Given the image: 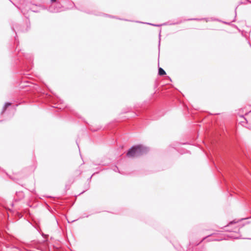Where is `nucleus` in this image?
Returning <instances> with one entry per match:
<instances>
[{"mask_svg":"<svg viewBox=\"0 0 251 251\" xmlns=\"http://www.w3.org/2000/svg\"><path fill=\"white\" fill-rule=\"evenodd\" d=\"M158 74L160 75H163L166 74V72L162 68H159L158 70Z\"/></svg>","mask_w":251,"mask_h":251,"instance_id":"2","label":"nucleus"},{"mask_svg":"<svg viewBox=\"0 0 251 251\" xmlns=\"http://www.w3.org/2000/svg\"><path fill=\"white\" fill-rule=\"evenodd\" d=\"M11 104L10 103H7L5 104V108L8 106H9Z\"/></svg>","mask_w":251,"mask_h":251,"instance_id":"3","label":"nucleus"},{"mask_svg":"<svg viewBox=\"0 0 251 251\" xmlns=\"http://www.w3.org/2000/svg\"><path fill=\"white\" fill-rule=\"evenodd\" d=\"M52 2H55L56 0H50Z\"/></svg>","mask_w":251,"mask_h":251,"instance_id":"4","label":"nucleus"},{"mask_svg":"<svg viewBox=\"0 0 251 251\" xmlns=\"http://www.w3.org/2000/svg\"><path fill=\"white\" fill-rule=\"evenodd\" d=\"M149 151L148 147L142 145L132 147L127 152L126 156L129 158L138 157L147 154Z\"/></svg>","mask_w":251,"mask_h":251,"instance_id":"1","label":"nucleus"}]
</instances>
